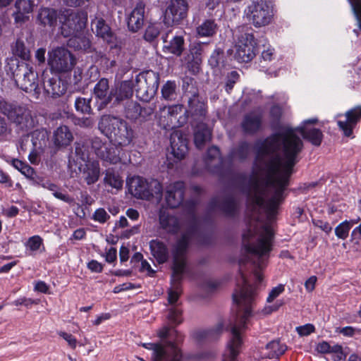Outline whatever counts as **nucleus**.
Here are the masks:
<instances>
[{
    "label": "nucleus",
    "mask_w": 361,
    "mask_h": 361,
    "mask_svg": "<svg viewBox=\"0 0 361 361\" xmlns=\"http://www.w3.org/2000/svg\"><path fill=\"white\" fill-rule=\"evenodd\" d=\"M284 286L279 284L277 286L273 288L269 293L267 298V302L269 303L272 302L278 296H279L284 291Z\"/></svg>",
    "instance_id": "59"
},
{
    "label": "nucleus",
    "mask_w": 361,
    "mask_h": 361,
    "mask_svg": "<svg viewBox=\"0 0 361 361\" xmlns=\"http://www.w3.org/2000/svg\"><path fill=\"white\" fill-rule=\"evenodd\" d=\"M42 187L53 192L54 196L59 200L68 203H71L73 200V198L70 197L68 195L58 191L57 186L54 183L47 181L42 184Z\"/></svg>",
    "instance_id": "49"
},
{
    "label": "nucleus",
    "mask_w": 361,
    "mask_h": 361,
    "mask_svg": "<svg viewBox=\"0 0 361 361\" xmlns=\"http://www.w3.org/2000/svg\"><path fill=\"white\" fill-rule=\"evenodd\" d=\"M296 331L301 336H306L314 331V326L312 324H307L303 326H298Z\"/></svg>",
    "instance_id": "62"
},
{
    "label": "nucleus",
    "mask_w": 361,
    "mask_h": 361,
    "mask_svg": "<svg viewBox=\"0 0 361 361\" xmlns=\"http://www.w3.org/2000/svg\"><path fill=\"white\" fill-rule=\"evenodd\" d=\"M149 247L153 257L159 263H164L167 260L169 257L168 249L162 242L152 240Z\"/></svg>",
    "instance_id": "37"
},
{
    "label": "nucleus",
    "mask_w": 361,
    "mask_h": 361,
    "mask_svg": "<svg viewBox=\"0 0 361 361\" xmlns=\"http://www.w3.org/2000/svg\"><path fill=\"white\" fill-rule=\"evenodd\" d=\"M80 172L81 178L87 185H92L96 183L100 176V168L99 162L97 161H88L78 165L76 167L75 173Z\"/></svg>",
    "instance_id": "15"
},
{
    "label": "nucleus",
    "mask_w": 361,
    "mask_h": 361,
    "mask_svg": "<svg viewBox=\"0 0 361 361\" xmlns=\"http://www.w3.org/2000/svg\"><path fill=\"white\" fill-rule=\"evenodd\" d=\"M239 78V74L233 71L229 73L226 77V90L229 92L233 87L234 84L238 81Z\"/></svg>",
    "instance_id": "58"
},
{
    "label": "nucleus",
    "mask_w": 361,
    "mask_h": 361,
    "mask_svg": "<svg viewBox=\"0 0 361 361\" xmlns=\"http://www.w3.org/2000/svg\"><path fill=\"white\" fill-rule=\"evenodd\" d=\"M206 166L212 172H218L223 167L224 161L218 147L213 146L208 149L205 158Z\"/></svg>",
    "instance_id": "30"
},
{
    "label": "nucleus",
    "mask_w": 361,
    "mask_h": 361,
    "mask_svg": "<svg viewBox=\"0 0 361 361\" xmlns=\"http://www.w3.org/2000/svg\"><path fill=\"white\" fill-rule=\"evenodd\" d=\"M176 85L173 81H167L161 88L162 97L165 99L172 100L176 94Z\"/></svg>",
    "instance_id": "53"
},
{
    "label": "nucleus",
    "mask_w": 361,
    "mask_h": 361,
    "mask_svg": "<svg viewBox=\"0 0 361 361\" xmlns=\"http://www.w3.org/2000/svg\"><path fill=\"white\" fill-rule=\"evenodd\" d=\"M184 183L180 181L170 184L166 192V201L171 208L178 207L183 200Z\"/></svg>",
    "instance_id": "18"
},
{
    "label": "nucleus",
    "mask_w": 361,
    "mask_h": 361,
    "mask_svg": "<svg viewBox=\"0 0 361 361\" xmlns=\"http://www.w3.org/2000/svg\"><path fill=\"white\" fill-rule=\"evenodd\" d=\"M60 16L56 9L49 7H41L37 16V21L44 27L54 30L57 25Z\"/></svg>",
    "instance_id": "19"
},
{
    "label": "nucleus",
    "mask_w": 361,
    "mask_h": 361,
    "mask_svg": "<svg viewBox=\"0 0 361 361\" xmlns=\"http://www.w3.org/2000/svg\"><path fill=\"white\" fill-rule=\"evenodd\" d=\"M68 44L78 50L87 51L90 48V39L83 35L82 31L72 36L68 39Z\"/></svg>",
    "instance_id": "38"
},
{
    "label": "nucleus",
    "mask_w": 361,
    "mask_h": 361,
    "mask_svg": "<svg viewBox=\"0 0 361 361\" xmlns=\"http://www.w3.org/2000/svg\"><path fill=\"white\" fill-rule=\"evenodd\" d=\"M252 288L247 283L243 274L238 281V289L233 295L234 302L239 305L236 318L231 323V337L227 343L223 361H235L240 353L243 341L241 331L245 329V324L251 314V304L253 300Z\"/></svg>",
    "instance_id": "3"
},
{
    "label": "nucleus",
    "mask_w": 361,
    "mask_h": 361,
    "mask_svg": "<svg viewBox=\"0 0 361 361\" xmlns=\"http://www.w3.org/2000/svg\"><path fill=\"white\" fill-rule=\"evenodd\" d=\"M249 151V145L245 142H243L240 144L237 149H234L231 152V158L233 160H243L247 156Z\"/></svg>",
    "instance_id": "50"
},
{
    "label": "nucleus",
    "mask_w": 361,
    "mask_h": 361,
    "mask_svg": "<svg viewBox=\"0 0 361 361\" xmlns=\"http://www.w3.org/2000/svg\"><path fill=\"white\" fill-rule=\"evenodd\" d=\"M145 5L137 3L128 19V27L132 32H137L144 24Z\"/></svg>",
    "instance_id": "25"
},
{
    "label": "nucleus",
    "mask_w": 361,
    "mask_h": 361,
    "mask_svg": "<svg viewBox=\"0 0 361 361\" xmlns=\"http://www.w3.org/2000/svg\"><path fill=\"white\" fill-rule=\"evenodd\" d=\"M34 8L35 4L32 0H16L12 12L14 23L22 25L28 21Z\"/></svg>",
    "instance_id": "14"
},
{
    "label": "nucleus",
    "mask_w": 361,
    "mask_h": 361,
    "mask_svg": "<svg viewBox=\"0 0 361 361\" xmlns=\"http://www.w3.org/2000/svg\"><path fill=\"white\" fill-rule=\"evenodd\" d=\"M12 51L15 56L20 57L23 60H27L30 57V50L26 47L23 39H17L12 47Z\"/></svg>",
    "instance_id": "43"
},
{
    "label": "nucleus",
    "mask_w": 361,
    "mask_h": 361,
    "mask_svg": "<svg viewBox=\"0 0 361 361\" xmlns=\"http://www.w3.org/2000/svg\"><path fill=\"white\" fill-rule=\"evenodd\" d=\"M163 41V51L165 54H171L177 56L182 54L184 49V39L182 36H173L170 40L164 38Z\"/></svg>",
    "instance_id": "28"
},
{
    "label": "nucleus",
    "mask_w": 361,
    "mask_h": 361,
    "mask_svg": "<svg viewBox=\"0 0 361 361\" xmlns=\"http://www.w3.org/2000/svg\"><path fill=\"white\" fill-rule=\"evenodd\" d=\"M125 112L127 118L135 119L141 114V107L137 102H130L126 107Z\"/></svg>",
    "instance_id": "54"
},
{
    "label": "nucleus",
    "mask_w": 361,
    "mask_h": 361,
    "mask_svg": "<svg viewBox=\"0 0 361 361\" xmlns=\"http://www.w3.org/2000/svg\"><path fill=\"white\" fill-rule=\"evenodd\" d=\"M222 331L223 324L219 323L214 328L200 331L198 334L200 338L212 341L217 338Z\"/></svg>",
    "instance_id": "46"
},
{
    "label": "nucleus",
    "mask_w": 361,
    "mask_h": 361,
    "mask_svg": "<svg viewBox=\"0 0 361 361\" xmlns=\"http://www.w3.org/2000/svg\"><path fill=\"white\" fill-rule=\"evenodd\" d=\"M75 108L82 114H90L91 111L90 99L78 97L75 101Z\"/></svg>",
    "instance_id": "52"
},
{
    "label": "nucleus",
    "mask_w": 361,
    "mask_h": 361,
    "mask_svg": "<svg viewBox=\"0 0 361 361\" xmlns=\"http://www.w3.org/2000/svg\"><path fill=\"white\" fill-rule=\"evenodd\" d=\"M218 207L225 212L231 214L235 212L237 207V204L233 198L229 197L227 198L222 204L218 205Z\"/></svg>",
    "instance_id": "55"
},
{
    "label": "nucleus",
    "mask_w": 361,
    "mask_h": 361,
    "mask_svg": "<svg viewBox=\"0 0 361 361\" xmlns=\"http://www.w3.org/2000/svg\"><path fill=\"white\" fill-rule=\"evenodd\" d=\"M27 135L30 136L34 149L41 150L47 144V134L44 130H37Z\"/></svg>",
    "instance_id": "41"
},
{
    "label": "nucleus",
    "mask_w": 361,
    "mask_h": 361,
    "mask_svg": "<svg viewBox=\"0 0 361 361\" xmlns=\"http://www.w3.org/2000/svg\"><path fill=\"white\" fill-rule=\"evenodd\" d=\"M211 130L204 124H199L194 131V142L196 147L201 149L207 142L211 140Z\"/></svg>",
    "instance_id": "36"
},
{
    "label": "nucleus",
    "mask_w": 361,
    "mask_h": 361,
    "mask_svg": "<svg viewBox=\"0 0 361 361\" xmlns=\"http://www.w3.org/2000/svg\"><path fill=\"white\" fill-rule=\"evenodd\" d=\"M196 30L200 37H211L216 33L217 25L214 20L208 19L204 20Z\"/></svg>",
    "instance_id": "39"
},
{
    "label": "nucleus",
    "mask_w": 361,
    "mask_h": 361,
    "mask_svg": "<svg viewBox=\"0 0 361 361\" xmlns=\"http://www.w3.org/2000/svg\"><path fill=\"white\" fill-rule=\"evenodd\" d=\"M89 152L87 147L80 142L75 144V154L69 159L68 166L72 171H76L78 165L88 162Z\"/></svg>",
    "instance_id": "26"
},
{
    "label": "nucleus",
    "mask_w": 361,
    "mask_h": 361,
    "mask_svg": "<svg viewBox=\"0 0 361 361\" xmlns=\"http://www.w3.org/2000/svg\"><path fill=\"white\" fill-rule=\"evenodd\" d=\"M162 25L161 23H154L149 24L146 28L144 38L146 41L152 42L159 35Z\"/></svg>",
    "instance_id": "44"
},
{
    "label": "nucleus",
    "mask_w": 361,
    "mask_h": 361,
    "mask_svg": "<svg viewBox=\"0 0 361 361\" xmlns=\"http://www.w3.org/2000/svg\"><path fill=\"white\" fill-rule=\"evenodd\" d=\"M148 191L152 194L151 198H155L160 201L162 197V185L160 182L156 179H151L148 183Z\"/></svg>",
    "instance_id": "48"
},
{
    "label": "nucleus",
    "mask_w": 361,
    "mask_h": 361,
    "mask_svg": "<svg viewBox=\"0 0 361 361\" xmlns=\"http://www.w3.org/2000/svg\"><path fill=\"white\" fill-rule=\"evenodd\" d=\"M160 227L166 232L176 233L180 228L178 219L166 209H161L159 212Z\"/></svg>",
    "instance_id": "22"
},
{
    "label": "nucleus",
    "mask_w": 361,
    "mask_h": 361,
    "mask_svg": "<svg viewBox=\"0 0 361 361\" xmlns=\"http://www.w3.org/2000/svg\"><path fill=\"white\" fill-rule=\"evenodd\" d=\"M25 246L26 250L32 255L39 251L41 247L43 246V240L39 235H33L28 238Z\"/></svg>",
    "instance_id": "47"
},
{
    "label": "nucleus",
    "mask_w": 361,
    "mask_h": 361,
    "mask_svg": "<svg viewBox=\"0 0 361 361\" xmlns=\"http://www.w3.org/2000/svg\"><path fill=\"white\" fill-rule=\"evenodd\" d=\"M164 114L169 115L170 128L182 126L186 123L188 115L183 105L176 104L164 106Z\"/></svg>",
    "instance_id": "16"
},
{
    "label": "nucleus",
    "mask_w": 361,
    "mask_h": 361,
    "mask_svg": "<svg viewBox=\"0 0 361 361\" xmlns=\"http://www.w3.org/2000/svg\"><path fill=\"white\" fill-rule=\"evenodd\" d=\"M61 23V32L70 38L75 34L82 32L85 27L87 16L83 13L71 12L63 14L59 18Z\"/></svg>",
    "instance_id": "12"
},
{
    "label": "nucleus",
    "mask_w": 361,
    "mask_h": 361,
    "mask_svg": "<svg viewBox=\"0 0 361 361\" xmlns=\"http://www.w3.org/2000/svg\"><path fill=\"white\" fill-rule=\"evenodd\" d=\"M159 83L158 73L152 71L140 73L133 82L137 97L143 101H148L157 93Z\"/></svg>",
    "instance_id": "9"
},
{
    "label": "nucleus",
    "mask_w": 361,
    "mask_h": 361,
    "mask_svg": "<svg viewBox=\"0 0 361 361\" xmlns=\"http://www.w3.org/2000/svg\"><path fill=\"white\" fill-rule=\"evenodd\" d=\"M59 335L68 343L71 348L74 349L76 348L78 341L73 335L63 331L59 332Z\"/></svg>",
    "instance_id": "64"
},
{
    "label": "nucleus",
    "mask_w": 361,
    "mask_h": 361,
    "mask_svg": "<svg viewBox=\"0 0 361 361\" xmlns=\"http://www.w3.org/2000/svg\"><path fill=\"white\" fill-rule=\"evenodd\" d=\"M334 345H331L328 342L322 341L316 346V350L322 354H331L333 352Z\"/></svg>",
    "instance_id": "61"
},
{
    "label": "nucleus",
    "mask_w": 361,
    "mask_h": 361,
    "mask_svg": "<svg viewBox=\"0 0 361 361\" xmlns=\"http://www.w3.org/2000/svg\"><path fill=\"white\" fill-rule=\"evenodd\" d=\"M296 131L315 146L322 141L319 129L300 126L296 129L283 128L258 144L248 194L253 214L243 235L246 258L255 267V277H263L260 270L267 265L274 235L271 225L259 221L256 212L263 210L271 221L283 201L289 178L303 149Z\"/></svg>",
    "instance_id": "1"
},
{
    "label": "nucleus",
    "mask_w": 361,
    "mask_h": 361,
    "mask_svg": "<svg viewBox=\"0 0 361 361\" xmlns=\"http://www.w3.org/2000/svg\"><path fill=\"white\" fill-rule=\"evenodd\" d=\"M360 219H351L350 221H344L339 224L335 228V234L339 239L345 240L348 235L350 228L353 225L358 223Z\"/></svg>",
    "instance_id": "40"
},
{
    "label": "nucleus",
    "mask_w": 361,
    "mask_h": 361,
    "mask_svg": "<svg viewBox=\"0 0 361 361\" xmlns=\"http://www.w3.org/2000/svg\"><path fill=\"white\" fill-rule=\"evenodd\" d=\"M149 180L137 176L131 179L129 183V190L137 198L150 200L152 194L148 191Z\"/></svg>",
    "instance_id": "20"
},
{
    "label": "nucleus",
    "mask_w": 361,
    "mask_h": 361,
    "mask_svg": "<svg viewBox=\"0 0 361 361\" xmlns=\"http://www.w3.org/2000/svg\"><path fill=\"white\" fill-rule=\"evenodd\" d=\"M110 218L106 211L103 208H99L93 214L92 219L99 223L104 224Z\"/></svg>",
    "instance_id": "57"
},
{
    "label": "nucleus",
    "mask_w": 361,
    "mask_h": 361,
    "mask_svg": "<svg viewBox=\"0 0 361 361\" xmlns=\"http://www.w3.org/2000/svg\"><path fill=\"white\" fill-rule=\"evenodd\" d=\"M244 15L255 27L266 26L271 22L274 16L271 2L268 0L253 1L245 8Z\"/></svg>",
    "instance_id": "6"
},
{
    "label": "nucleus",
    "mask_w": 361,
    "mask_h": 361,
    "mask_svg": "<svg viewBox=\"0 0 361 361\" xmlns=\"http://www.w3.org/2000/svg\"><path fill=\"white\" fill-rule=\"evenodd\" d=\"M171 152L178 160L183 159L188 152L186 140L178 136L177 133L171 137Z\"/></svg>",
    "instance_id": "32"
},
{
    "label": "nucleus",
    "mask_w": 361,
    "mask_h": 361,
    "mask_svg": "<svg viewBox=\"0 0 361 361\" xmlns=\"http://www.w3.org/2000/svg\"><path fill=\"white\" fill-rule=\"evenodd\" d=\"M261 123L262 114L259 112L253 111L245 115L242 122V128L247 133H254L260 128Z\"/></svg>",
    "instance_id": "31"
},
{
    "label": "nucleus",
    "mask_w": 361,
    "mask_h": 361,
    "mask_svg": "<svg viewBox=\"0 0 361 361\" xmlns=\"http://www.w3.org/2000/svg\"><path fill=\"white\" fill-rule=\"evenodd\" d=\"M202 45L200 43L192 44L186 58L188 66L193 72H198L202 63Z\"/></svg>",
    "instance_id": "29"
},
{
    "label": "nucleus",
    "mask_w": 361,
    "mask_h": 361,
    "mask_svg": "<svg viewBox=\"0 0 361 361\" xmlns=\"http://www.w3.org/2000/svg\"><path fill=\"white\" fill-rule=\"evenodd\" d=\"M169 115L164 114V106L160 109L159 116V123L164 128H170Z\"/></svg>",
    "instance_id": "63"
},
{
    "label": "nucleus",
    "mask_w": 361,
    "mask_h": 361,
    "mask_svg": "<svg viewBox=\"0 0 361 361\" xmlns=\"http://www.w3.org/2000/svg\"><path fill=\"white\" fill-rule=\"evenodd\" d=\"M76 63L73 54L63 47H57L48 53V64L52 72L65 73L72 70Z\"/></svg>",
    "instance_id": "10"
},
{
    "label": "nucleus",
    "mask_w": 361,
    "mask_h": 361,
    "mask_svg": "<svg viewBox=\"0 0 361 361\" xmlns=\"http://www.w3.org/2000/svg\"><path fill=\"white\" fill-rule=\"evenodd\" d=\"M188 4L185 0H170L164 13V22L167 25L178 23L186 18Z\"/></svg>",
    "instance_id": "13"
},
{
    "label": "nucleus",
    "mask_w": 361,
    "mask_h": 361,
    "mask_svg": "<svg viewBox=\"0 0 361 361\" xmlns=\"http://www.w3.org/2000/svg\"><path fill=\"white\" fill-rule=\"evenodd\" d=\"M332 361H345L346 355L343 351L341 345H334L333 352L331 353Z\"/></svg>",
    "instance_id": "56"
},
{
    "label": "nucleus",
    "mask_w": 361,
    "mask_h": 361,
    "mask_svg": "<svg viewBox=\"0 0 361 361\" xmlns=\"http://www.w3.org/2000/svg\"><path fill=\"white\" fill-rule=\"evenodd\" d=\"M44 90L47 95L52 97H59L63 94L66 90L65 84L58 78H46L43 82Z\"/></svg>",
    "instance_id": "27"
},
{
    "label": "nucleus",
    "mask_w": 361,
    "mask_h": 361,
    "mask_svg": "<svg viewBox=\"0 0 361 361\" xmlns=\"http://www.w3.org/2000/svg\"><path fill=\"white\" fill-rule=\"evenodd\" d=\"M287 348L279 341H273L269 343L262 351L261 358H277L283 355Z\"/></svg>",
    "instance_id": "34"
},
{
    "label": "nucleus",
    "mask_w": 361,
    "mask_h": 361,
    "mask_svg": "<svg viewBox=\"0 0 361 361\" xmlns=\"http://www.w3.org/2000/svg\"><path fill=\"white\" fill-rule=\"evenodd\" d=\"M94 94L99 101V109L106 106L112 100L111 90L109 92V81L106 78H102L94 88Z\"/></svg>",
    "instance_id": "23"
},
{
    "label": "nucleus",
    "mask_w": 361,
    "mask_h": 361,
    "mask_svg": "<svg viewBox=\"0 0 361 361\" xmlns=\"http://www.w3.org/2000/svg\"><path fill=\"white\" fill-rule=\"evenodd\" d=\"M190 238V232L184 233L178 240L173 250V267L171 276L172 286L168 291V302L175 304L179 298L181 290L180 281L185 267V252Z\"/></svg>",
    "instance_id": "4"
},
{
    "label": "nucleus",
    "mask_w": 361,
    "mask_h": 361,
    "mask_svg": "<svg viewBox=\"0 0 361 361\" xmlns=\"http://www.w3.org/2000/svg\"><path fill=\"white\" fill-rule=\"evenodd\" d=\"M73 140V136L66 126H61L54 133V143L58 147L69 145Z\"/></svg>",
    "instance_id": "33"
},
{
    "label": "nucleus",
    "mask_w": 361,
    "mask_h": 361,
    "mask_svg": "<svg viewBox=\"0 0 361 361\" xmlns=\"http://www.w3.org/2000/svg\"><path fill=\"white\" fill-rule=\"evenodd\" d=\"M33 149H34V147H33L32 142L30 139V136H28V135L23 136L21 138L19 151L23 152H30V150H33Z\"/></svg>",
    "instance_id": "60"
},
{
    "label": "nucleus",
    "mask_w": 361,
    "mask_h": 361,
    "mask_svg": "<svg viewBox=\"0 0 361 361\" xmlns=\"http://www.w3.org/2000/svg\"><path fill=\"white\" fill-rule=\"evenodd\" d=\"M104 183L114 188L121 189L123 181L118 173H116L111 169H108L106 171Z\"/></svg>",
    "instance_id": "42"
},
{
    "label": "nucleus",
    "mask_w": 361,
    "mask_h": 361,
    "mask_svg": "<svg viewBox=\"0 0 361 361\" xmlns=\"http://www.w3.org/2000/svg\"><path fill=\"white\" fill-rule=\"evenodd\" d=\"M92 30L97 37L107 43L113 42L114 38L113 32L102 18L95 17L92 20Z\"/></svg>",
    "instance_id": "24"
},
{
    "label": "nucleus",
    "mask_w": 361,
    "mask_h": 361,
    "mask_svg": "<svg viewBox=\"0 0 361 361\" xmlns=\"http://www.w3.org/2000/svg\"><path fill=\"white\" fill-rule=\"evenodd\" d=\"M12 166L19 171L23 175L27 178H33L35 174L34 169L19 159H14L11 161Z\"/></svg>",
    "instance_id": "45"
},
{
    "label": "nucleus",
    "mask_w": 361,
    "mask_h": 361,
    "mask_svg": "<svg viewBox=\"0 0 361 361\" xmlns=\"http://www.w3.org/2000/svg\"><path fill=\"white\" fill-rule=\"evenodd\" d=\"M11 62L17 67L13 74L16 78V80L18 85L23 90L32 94L37 98L40 93L37 73L27 63H22L19 64L16 59L11 60Z\"/></svg>",
    "instance_id": "8"
},
{
    "label": "nucleus",
    "mask_w": 361,
    "mask_h": 361,
    "mask_svg": "<svg viewBox=\"0 0 361 361\" xmlns=\"http://www.w3.org/2000/svg\"><path fill=\"white\" fill-rule=\"evenodd\" d=\"M142 345L152 350L153 361H180L181 353L179 348L173 343H144Z\"/></svg>",
    "instance_id": "11"
},
{
    "label": "nucleus",
    "mask_w": 361,
    "mask_h": 361,
    "mask_svg": "<svg viewBox=\"0 0 361 361\" xmlns=\"http://www.w3.org/2000/svg\"><path fill=\"white\" fill-rule=\"evenodd\" d=\"M185 111L187 115L192 116H204L207 113L206 104L198 95L193 94L188 100V109Z\"/></svg>",
    "instance_id": "35"
},
{
    "label": "nucleus",
    "mask_w": 361,
    "mask_h": 361,
    "mask_svg": "<svg viewBox=\"0 0 361 361\" xmlns=\"http://www.w3.org/2000/svg\"><path fill=\"white\" fill-rule=\"evenodd\" d=\"M0 111L8 120L23 129H29L34 127L35 121L32 117L31 112L25 106L18 105L4 98H0Z\"/></svg>",
    "instance_id": "7"
},
{
    "label": "nucleus",
    "mask_w": 361,
    "mask_h": 361,
    "mask_svg": "<svg viewBox=\"0 0 361 361\" xmlns=\"http://www.w3.org/2000/svg\"><path fill=\"white\" fill-rule=\"evenodd\" d=\"M169 322L172 325H177L182 322V311L177 307L169 309L167 315Z\"/></svg>",
    "instance_id": "51"
},
{
    "label": "nucleus",
    "mask_w": 361,
    "mask_h": 361,
    "mask_svg": "<svg viewBox=\"0 0 361 361\" xmlns=\"http://www.w3.org/2000/svg\"><path fill=\"white\" fill-rule=\"evenodd\" d=\"M133 81H123L111 89L112 99H114V103L116 104L129 99L133 96Z\"/></svg>",
    "instance_id": "21"
},
{
    "label": "nucleus",
    "mask_w": 361,
    "mask_h": 361,
    "mask_svg": "<svg viewBox=\"0 0 361 361\" xmlns=\"http://www.w3.org/2000/svg\"><path fill=\"white\" fill-rule=\"evenodd\" d=\"M345 116V121H338L337 123L339 128L343 132L344 135L350 137L353 133V128L361 118V106L348 111Z\"/></svg>",
    "instance_id": "17"
},
{
    "label": "nucleus",
    "mask_w": 361,
    "mask_h": 361,
    "mask_svg": "<svg viewBox=\"0 0 361 361\" xmlns=\"http://www.w3.org/2000/svg\"><path fill=\"white\" fill-rule=\"evenodd\" d=\"M234 39L235 59L239 62H249L256 55L257 42L251 29L241 25L233 30Z\"/></svg>",
    "instance_id": "5"
},
{
    "label": "nucleus",
    "mask_w": 361,
    "mask_h": 361,
    "mask_svg": "<svg viewBox=\"0 0 361 361\" xmlns=\"http://www.w3.org/2000/svg\"><path fill=\"white\" fill-rule=\"evenodd\" d=\"M98 128L107 137L110 143L103 142L99 137L92 140V148L102 161L116 164L121 161L122 148L129 146L134 139V131L124 120L110 115L101 117Z\"/></svg>",
    "instance_id": "2"
}]
</instances>
